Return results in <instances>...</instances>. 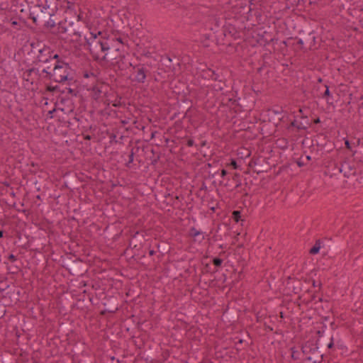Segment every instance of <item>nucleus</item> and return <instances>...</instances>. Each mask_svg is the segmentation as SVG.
Here are the masks:
<instances>
[{
  "label": "nucleus",
  "instance_id": "nucleus-6",
  "mask_svg": "<svg viewBox=\"0 0 363 363\" xmlns=\"http://www.w3.org/2000/svg\"><path fill=\"white\" fill-rule=\"evenodd\" d=\"M233 218L236 222H238L240 219V212L238 211H233Z\"/></svg>",
  "mask_w": 363,
  "mask_h": 363
},
{
  "label": "nucleus",
  "instance_id": "nucleus-12",
  "mask_svg": "<svg viewBox=\"0 0 363 363\" xmlns=\"http://www.w3.org/2000/svg\"><path fill=\"white\" fill-rule=\"evenodd\" d=\"M298 111L302 115V116H304L303 113V110L302 108H300Z\"/></svg>",
  "mask_w": 363,
  "mask_h": 363
},
{
  "label": "nucleus",
  "instance_id": "nucleus-17",
  "mask_svg": "<svg viewBox=\"0 0 363 363\" xmlns=\"http://www.w3.org/2000/svg\"><path fill=\"white\" fill-rule=\"evenodd\" d=\"M2 236H3V232L0 231V238H1Z\"/></svg>",
  "mask_w": 363,
  "mask_h": 363
},
{
  "label": "nucleus",
  "instance_id": "nucleus-16",
  "mask_svg": "<svg viewBox=\"0 0 363 363\" xmlns=\"http://www.w3.org/2000/svg\"><path fill=\"white\" fill-rule=\"evenodd\" d=\"M91 35H93V36H94V38H96V34H94V35L92 33H91Z\"/></svg>",
  "mask_w": 363,
  "mask_h": 363
},
{
  "label": "nucleus",
  "instance_id": "nucleus-10",
  "mask_svg": "<svg viewBox=\"0 0 363 363\" xmlns=\"http://www.w3.org/2000/svg\"><path fill=\"white\" fill-rule=\"evenodd\" d=\"M226 174H227V172H226V170L223 169V170L221 171V177H224Z\"/></svg>",
  "mask_w": 363,
  "mask_h": 363
},
{
  "label": "nucleus",
  "instance_id": "nucleus-4",
  "mask_svg": "<svg viewBox=\"0 0 363 363\" xmlns=\"http://www.w3.org/2000/svg\"><path fill=\"white\" fill-rule=\"evenodd\" d=\"M190 235L195 238L196 240L198 238V240L200 241L203 239V236L201 233V232L196 230V229H191L190 231Z\"/></svg>",
  "mask_w": 363,
  "mask_h": 363
},
{
  "label": "nucleus",
  "instance_id": "nucleus-9",
  "mask_svg": "<svg viewBox=\"0 0 363 363\" xmlns=\"http://www.w3.org/2000/svg\"><path fill=\"white\" fill-rule=\"evenodd\" d=\"M230 165L234 168V169H237L238 168V165H237V163L235 160H233L230 163Z\"/></svg>",
  "mask_w": 363,
  "mask_h": 363
},
{
  "label": "nucleus",
  "instance_id": "nucleus-1",
  "mask_svg": "<svg viewBox=\"0 0 363 363\" xmlns=\"http://www.w3.org/2000/svg\"><path fill=\"white\" fill-rule=\"evenodd\" d=\"M72 70L67 63L57 61L52 69V77L55 82H64L72 79Z\"/></svg>",
  "mask_w": 363,
  "mask_h": 363
},
{
  "label": "nucleus",
  "instance_id": "nucleus-15",
  "mask_svg": "<svg viewBox=\"0 0 363 363\" xmlns=\"http://www.w3.org/2000/svg\"><path fill=\"white\" fill-rule=\"evenodd\" d=\"M345 145H347V147H349V142L348 141L345 142Z\"/></svg>",
  "mask_w": 363,
  "mask_h": 363
},
{
  "label": "nucleus",
  "instance_id": "nucleus-13",
  "mask_svg": "<svg viewBox=\"0 0 363 363\" xmlns=\"http://www.w3.org/2000/svg\"><path fill=\"white\" fill-rule=\"evenodd\" d=\"M101 50H104L105 49H106V48H106V47L104 46V45H103V44H101Z\"/></svg>",
  "mask_w": 363,
  "mask_h": 363
},
{
  "label": "nucleus",
  "instance_id": "nucleus-8",
  "mask_svg": "<svg viewBox=\"0 0 363 363\" xmlns=\"http://www.w3.org/2000/svg\"><path fill=\"white\" fill-rule=\"evenodd\" d=\"M112 106L115 107H118L121 106V100H116L112 103Z\"/></svg>",
  "mask_w": 363,
  "mask_h": 363
},
{
  "label": "nucleus",
  "instance_id": "nucleus-11",
  "mask_svg": "<svg viewBox=\"0 0 363 363\" xmlns=\"http://www.w3.org/2000/svg\"><path fill=\"white\" fill-rule=\"evenodd\" d=\"M104 104L108 106L111 104V102L108 99H106L104 101Z\"/></svg>",
  "mask_w": 363,
  "mask_h": 363
},
{
  "label": "nucleus",
  "instance_id": "nucleus-5",
  "mask_svg": "<svg viewBox=\"0 0 363 363\" xmlns=\"http://www.w3.org/2000/svg\"><path fill=\"white\" fill-rule=\"evenodd\" d=\"M320 248V243L319 242H317L315 246H313L311 250H310V252L311 254H316L317 252H318Z\"/></svg>",
  "mask_w": 363,
  "mask_h": 363
},
{
  "label": "nucleus",
  "instance_id": "nucleus-2",
  "mask_svg": "<svg viewBox=\"0 0 363 363\" xmlns=\"http://www.w3.org/2000/svg\"><path fill=\"white\" fill-rule=\"evenodd\" d=\"M107 89V86L101 84L97 83L91 88V95L93 98L96 100L99 99L103 93H105Z\"/></svg>",
  "mask_w": 363,
  "mask_h": 363
},
{
  "label": "nucleus",
  "instance_id": "nucleus-19",
  "mask_svg": "<svg viewBox=\"0 0 363 363\" xmlns=\"http://www.w3.org/2000/svg\"><path fill=\"white\" fill-rule=\"evenodd\" d=\"M14 257L13 255L11 256V259H13Z\"/></svg>",
  "mask_w": 363,
  "mask_h": 363
},
{
  "label": "nucleus",
  "instance_id": "nucleus-14",
  "mask_svg": "<svg viewBox=\"0 0 363 363\" xmlns=\"http://www.w3.org/2000/svg\"><path fill=\"white\" fill-rule=\"evenodd\" d=\"M325 96L329 95V90H328V89H326V91H325Z\"/></svg>",
  "mask_w": 363,
  "mask_h": 363
},
{
  "label": "nucleus",
  "instance_id": "nucleus-3",
  "mask_svg": "<svg viewBox=\"0 0 363 363\" xmlns=\"http://www.w3.org/2000/svg\"><path fill=\"white\" fill-rule=\"evenodd\" d=\"M135 80L138 82H143L145 79V74L143 69H138L135 74Z\"/></svg>",
  "mask_w": 363,
  "mask_h": 363
},
{
  "label": "nucleus",
  "instance_id": "nucleus-7",
  "mask_svg": "<svg viewBox=\"0 0 363 363\" xmlns=\"http://www.w3.org/2000/svg\"><path fill=\"white\" fill-rule=\"evenodd\" d=\"M213 264L214 265H216V267H219L220 266V264H222V259H219V258H215L213 259Z\"/></svg>",
  "mask_w": 363,
  "mask_h": 363
},
{
  "label": "nucleus",
  "instance_id": "nucleus-18",
  "mask_svg": "<svg viewBox=\"0 0 363 363\" xmlns=\"http://www.w3.org/2000/svg\"><path fill=\"white\" fill-rule=\"evenodd\" d=\"M85 77H89V74H85Z\"/></svg>",
  "mask_w": 363,
  "mask_h": 363
}]
</instances>
